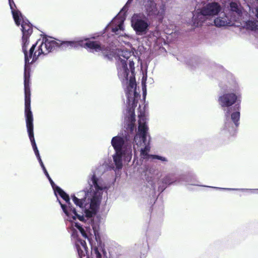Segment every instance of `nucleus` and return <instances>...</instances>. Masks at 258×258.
<instances>
[{
	"instance_id": "f257e3e1",
	"label": "nucleus",
	"mask_w": 258,
	"mask_h": 258,
	"mask_svg": "<svg viewBox=\"0 0 258 258\" xmlns=\"http://www.w3.org/2000/svg\"><path fill=\"white\" fill-rule=\"evenodd\" d=\"M40 40L33 44L27 51V46L29 44V37H22V48L25 57L24 71V92H25V83L28 84L30 92V74L29 70H27V66L36 61L41 54L46 55L57 48H59V42L52 40V38L44 36L39 44Z\"/></svg>"
},
{
	"instance_id": "f03ea898",
	"label": "nucleus",
	"mask_w": 258,
	"mask_h": 258,
	"mask_svg": "<svg viewBox=\"0 0 258 258\" xmlns=\"http://www.w3.org/2000/svg\"><path fill=\"white\" fill-rule=\"evenodd\" d=\"M240 95L234 93H225L218 98V102L222 107H227L225 112V121L223 130L234 136L239 125L240 117Z\"/></svg>"
},
{
	"instance_id": "7ed1b4c3",
	"label": "nucleus",
	"mask_w": 258,
	"mask_h": 258,
	"mask_svg": "<svg viewBox=\"0 0 258 258\" xmlns=\"http://www.w3.org/2000/svg\"><path fill=\"white\" fill-rule=\"evenodd\" d=\"M79 46L88 48L92 52L101 51L104 58L109 60H111L113 56V52L111 48L109 46L101 45L100 42L98 41H92L89 38H86L85 41L83 40L59 41V48L62 49L67 48L70 49Z\"/></svg>"
},
{
	"instance_id": "20e7f679",
	"label": "nucleus",
	"mask_w": 258,
	"mask_h": 258,
	"mask_svg": "<svg viewBox=\"0 0 258 258\" xmlns=\"http://www.w3.org/2000/svg\"><path fill=\"white\" fill-rule=\"evenodd\" d=\"M25 116L27 132L32 148L36 156H38L39 153L35 143L33 132V117L31 110V92L29 91L28 85L26 83H25Z\"/></svg>"
},
{
	"instance_id": "39448f33",
	"label": "nucleus",
	"mask_w": 258,
	"mask_h": 258,
	"mask_svg": "<svg viewBox=\"0 0 258 258\" xmlns=\"http://www.w3.org/2000/svg\"><path fill=\"white\" fill-rule=\"evenodd\" d=\"M89 188L84 190L86 196H91L90 206L92 209H96L99 206L102 198V191L104 189L100 184L99 179L94 173L88 181Z\"/></svg>"
},
{
	"instance_id": "423d86ee",
	"label": "nucleus",
	"mask_w": 258,
	"mask_h": 258,
	"mask_svg": "<svg viewBox=\"0 0 258 258\" xmlns=\"http://www.w3.org/2000/svg\"><path fill=\"white\" fill-rule=\"evenodd\" d=\"M221 10V6L218 3H208L200 9L199 12L193 14V21L197 25H201L205 21L204 17L217 15Z\"/></svg>"
},
{
	"instance_id": "0eeeda50",
	"label": "nucleus",
	"mask_w": 258,
	"mask_h": 258,
	"mask_svg": "<svg viewBox=\"0 0 258 258\" xmlns=\"http://www.w3.org/2000/svg\"><path fill=\"white\" fill-rule=\"evenodd\" d=\"M144 6L145 12L149 17H152L162 22L165 14L166 7L165 5L157 7L154 0H144Z\"/></svg>"
},
{
	"instance_id": "6e6552de",
	"label": "nucleus",
	"mask_w": 258,
	"mask_h": 258,
	"mask_svg": "<svg viewBox=\"0 0 258 258\" xmlns=\"http://www.w3.org/2000/svg\"><path fill=\"white\" fill-rule=\"evenodd\" d=\"M132 25L136 33L139 35L146 33L149 27V24L146 21L136 17H133Z\"/></svg>"
},
{
	"instance_id": "1a4fd4ad",
	"label": "nucleus",
	"mask_w": 258,
	"mask_h": 258,
	"mask_svg": "<svg viewBox=\"0 0 258 258\" xmlns=\"http://www.w3.org/2000/svg\"><path fill=\"white\" fill-rule=\"evenodd\" d=\"M116 66L118 77L127 80L129 70L127 67L126 61L119 57L117 62Z\"/></svg>"
},
{
	"instance_id": "9d476101",
	"label": "nucleus",
	"mask_w": 258,
	"mask_h": 258,
	"mask_svg": "<svg viewBox=\"0 0 258 258\" xmlns=\"http://www.w3.org/2000/svg\"><path fill=\"white\" fill-rule=\"evenodd\" d=\"M76 248L80 258H87L88 247L85 240L78 239L76 243Z\"/></svg>"
},
{
	"instance_id": "9b49d317",
	"label": "nucleus",
	"mask_w": 258,
	"mask_h": 258,
	"mask_svg": "<svg viewBox=\"0 0 258 258\" xmlns=\"http://www.w3.org/2000/svg\"><path fill=\"white\" fill-rule=\"evenodd\" d=\"M111 145L115 152H123L122 148L125 143L124 139L120 136H117L112 138L111 142Z\"/></svg>"
},
{
	"instance_id": "f8f14e48",
	"label": "nucleus",
	"mask_w": 258,
	"mask_h": 258,
	"mask_svg": "<svg viewBox=\"0 0 258 258\" xmlns=\"http://www.w3.org/2000/svg\"><path fill=\"white\" fill-rule=\"evenodd\" d=\"M22 37H29L33 33L32 25L28 21L23 20L21 24Z\"/></svg>"
},
{
	"instance_id": "ddd939ff",
	"label": "nucleus",
	"mask_w": 258,
	"mask_h": 258,
	"mask_svg": "<svg viewBox=\"0 0 258 258\" xmlns=\"http://www.w3.org/2000/svg\"><path fill=\"white\" fill-rule=\"evenodd\" d=\"M58 201L63 212L65 213L67 216L71 217V216L73 213H76V210L71 203L70 200H69V203H67V205L62 204L59 200Z\"/></svg>"
},
{
	"instance_id": "4468645a",
	"label": "nucleus",
	"mask_w": 258,
	"mask_h": 258,
	"mask_svg": "<svg viewBox=\"0 0 258 258\" xmlns=\"http://www.w3.org/2000/svg\"><path fill=\"white\" fill-rule=\"evenodd\" d=\"M139 134L138 135L143 134V136H145V134H147L148 131V127L146 124L145 117L144 116H142V115H141L139 116Z\"/></svg>"
},
{
	"instance_id": "2eb2a0df",
	"label": "nucleus",
	"mask_w": 258,
	"mask_h": 258,
	"mask_svg": "<svg viewBox=\"0 0 258 258\" xmlns=\"http://www.w3.org/2000/svg\"><path fill=\"white\" fill-rule=\"evenodd\" d=\"M124 154L123 152H115V154L113 156V161L116 168L118 169L122 167V157Z\"/></svg>"
},
{
	"instance_id": "dca6fc26",
	"label": "nucleus",
	"mask_w": 258,
	"mask_h": 258,
	"mask_svg": "<svg viewBox=\"0 0 258 258\" xmlns=\"http://www.w3.org/2000/svg\"><path fill=\"white\" fill-rule=\"evenodd\" d=\"M12 14L16 24L18 26H20L23 18L22 13L17 9L12 11Z\"/></svg>"
},
{
	"instance_id": "f3484780",
	"label": "nucleus",
	"mask_w": 258,
	"mask_h": 258,
	"mask_svg": "<svg viewBox=\"0 0 258 258\" xmlns=\"http://www.w3.org/2000/svg\"><path fill=\"white\" fill-rule=\"evenodd\" d=\"M214 23L217 27L228 26L230 22H228L227 17H218L214 20Z\"/></svg>"
},
{
	"instance_id": "a211bd4d",
	"label": "nucleus",
	"mask_w": 258,
	"mask_h": 258,
	"mask_svg": "<svg viewBox=\"0 0 258 258\" xmlns=\"http://www.w3.org/2000/svg\"><path fill=\"white\" fill-rule=\"evenodd\" d=\"M53 189L54 190L55 192H57V194L63 200L66 201V203H69V200H70V199L69 195L66 193L60 187L56 186Z\"/></svg>"
},
{
	"instance_id": "6ab92c4d",
	"label": "nucleus",
	"mask_w": 258,
	"mask_h": 258,
	"mask_svg": "<svg viewBox=\"0 0 258 258\" xmlns=\"http://www.w3.org/2000/svg\"><path fill=\"white\" fill-rule=\"evenodd\" d=\"M244 27L247 30H256L257 29L258 22L256 21L249 20L245 23Z\"/></svg>"
},
{
	"instance_id": "aec40b11",
	"label": "nucleus",
	"mask_w": 258,
	"mask_h": 258,
	"mask_svg": "<svg viewBox=\"0 0 258 258\" xmlns=\"http://www.w3.org/2000/svg\"><path fill=\"white\" fill-rule=\"evenodd\" d=\"M87 196L84 197V199H80L77 198L75 195H72L71 198L74 202V203L77 206L80 208H82L83 207V204L85 202V199Z\"/></svg>"
},
{
	"instance_id": "412c9836",
	"label": "nucleus",
	"mask_w": 258,
	"mask_h": 258,
	"mask_svg": "<svg viewBox=\"0 0 258 258\" xmlns=\"http://www.w3.org/2000/svg\"><path fill=\"white\" fill-rule=\"evenodd\" d=\"M92 255L93 257L95 258H102V255L100 252L98 247L97 246L94 247V248H92Z\"/></svg>"
},
{
	"instance_id": "4be33fe9",
	"label": "nucleus",
	"mask_w": 258,
	"mask_h": 258,
	"mask_svg": "<svg viewBox=\"0 0 258 258\" xmlns=\"http://www.w3.org/2000/svg\"><path fill=\"white\" fill-rule=\"evenodd\" d=\"M150 150V147L149 145V142H148V144H146L144 148L141 150V155L144 156H147L148 155V152Z\"/></svg>"
},
{
	"instance_id": "5701e85b",
	"label": "nucleus",
	"mask_w": 258,
	"mask_h": 258,
	"mask_svg": "<svg viewBox=\"0 0 258 258\" xmlns=\"http://www.w3.org/2000/svg\"><path fill=\"white\" fill-rule=\"evenodd\" d=\"M95 240L97 242L98 247H102V241L99 233L95 230H94Z\"/></svg>"
},
{
	"instance_id": "b1692460",
	"label": "nucleus",
	"mask_w": 258,
	"mask_h": 258,
	"mask_svg": "<svg viewBox=\"0 0 258 258\" xmlns=\"http://www.w3.org/2000/svg\"><path fill=\"white\" fill-rule=\"evenodd\" d=\"M230 7L231 10L233 12H235L237 14H239L241 12L240 10L238 8L237 4L235 2H231L230 4Z\"/></svg>"
},
{
	"instance_id": "393cba45",
	"label": "nucleus",
	"mask_w": 258,
	"mask_h": 258,
	"mask_svg": "<svg viewBox=\"0 0 258 258\" xmlns=\"http://www.w3.org/2000/svg\"><path fill=\"white\" fill-rule=\"evenodd\" d=\"M70 218H72L73 220H76L77 218L80 221H84L85 220L84 217L83 215H80L76 212V213H73Z\"/></svg>"
},
{
	"instance_id": "a878e982",
	"label": "nucleus",
	"mask_w": 258,
	"mask_h": 258,
	"mask_svg": "<svg viewBox=\"0 0 258 258\" xmlns=\"http://www.w3.org/2000/svg\"><path fill=\"white\" fill-rule=\"evenodd\" d=\"M119 30H123V21H120L117 26L112 27L111 29L112 32L116 33Z\"/></svg>"
},
{
	"instance_id": "bb28decb",
	"label": "nucleus",
	"mask_w": 258,
	"mask_h": 258,
	"mask_svg": "<svg viewBox=\"0 0 258 258\" xmlns=\"http://www.w3.org/2000/svg\"><path fill=\"white\" fill-rule=\"evenodd\" d=\"M99 206L95 209H92L91 207V209L92 210V211H90L89 210H87L86 212V217H88V218H91L92 217L93 215H95L96 214V211L97 210V209L98 208Z\"/></svg>"
},
{
	"instance_id": "cd10ccee",
	"label": "nucleus",
	"mask_w": 258,
	"mask_h": 258,
	"mask_svg": "<svg viewBox=\"0 0 258 258\" xmlns=\"http://www.w3.org/2000/svg\"><path fill=\"white\" fill-rule=\"evenodd\" d=\"M44 174H45V175L46 176V177H47V178L48 179L52 187H53V189H54L55 188V183L54 182H53V181L52 180V179L51 178V177H50L48 172L47 171V170L46 169H45L44 171Z\"/></svg>"
},
{
	"instance_id": "c85d7f7f",
	"label": "nucleus",
	"mask_w": 258,
	"mask_h": 258,
	"mask_svg": "<svg viewBox=\"0 0 258 258\" xmlns=\"http://www.w3.org/2000/svg\"><path fill=\"white\" fill-rule=\"evenodd\" d=\"M121 55L127 60L130 58L132 54L130 51H122Z\"/></svg>"
},
{
	"instance_id": "c756f323",
	"label": "nucleus",
	"mask_w": 258,
	"mask_h": 258,
	"mask_svg": "<svg viewBox=\"0 0 258 258\" xmlns=\"http://www.w3.org/2000/svg\"><path fill=\"white\" fill-rule=\"evenodd\" d=\"M163 183L166 184L170 185L171 184L172 182L171 181L170 177L168 176H166L163 179Z\"/></svg>"
},
{
	"instance_id": "7c9ffc66",
	"label": "nucleus",
	"mask_w": 258,
	"mask_h": 258,
	"mask_svg": "<svg viewBox=\"0 0 258 258\" xmlns=\"http://www.w3.org/2000/svg\"><path fill=\"white\" fill-rule=\"evenodd\" d=\"M136 85L135 78H131L130 80L129 86L131 88H134Z\"/></svg>"
},
{
	"instance_id": "2f4dec72",
	"label": "nucleus",
	"mask_w": 258,
	"mask_h": 258,
	"mask_svg": "<svg viewBox=\"0 0 258 258\" xmlns=\"http://www.w3.org/2000/svg\"><path fill=\"white\" fill-rule=\"evenodd\" d=\"M140 137V138L143 141V143L145 145L146 144H148V143L147 142V134H145V136H143V134L138 135Z\"/></svg>"
},
{
	"instance_id": "473e14b6",
	"label": "nucleus",
	"mask_w": 258,
	"mask_h": 258,
	"mask_svg": "<svg viewBox=\"0 0 258 258\" xmlns=\"http://www.w3.org/2000/svg\"><path fill=\"white\" fill-rule=\"evenodd\" d=\"M9 5H10V8L11 9V11L13 10H17V9H16L17 7H16V4H15L13 0H12V1H9Z\"/></svg>"
},
{
	"instance_id": "72a5a7b5",
	"label": "nucleus",
	"mask_w": 258,
	"mask_h": 258,
	"mask_svg": "<svg viewBox=\"0 0 258 258\" xmlns=\"http://www.w3.org/2000/svg\"><path fill=\"white\" fill-rule=\"evenodd\" d=\"M152 158H153V159H157L161 160L162 161H167L165 157L160 156L158 155H152Z\"/></svg>"
},
{
	"instance_id": "f704fd0d",
	"label": "nucleus",
	"mask_w": 258,
	"mask_h": 258,
	"mask_svg": "<svg viewBox=\"0 0 258 258\" xmlns=\"http://www.w3.org/2000/svg\"><path fill=\"white\" fill-rule=\"evenodd\" d=\"M129 66L132 71L135 69L134 67V62L133 60H129Z\"/></svg>"
},
{
	"instance_id": "c9c22d12",
	"label": "nucleus",
	"mask_w": 258,
	"mask_h": 258,
	"mask_svg": "<svg viewBox=\"0 0 258 258\" xmlns=\"http://www.w3.org/2000/svg\"><path fill=\"white\" fill-rule=\"evenodd\" d=\"M80 232H81L82 235L85 238H88L87 234L85 231V230L83 229V228L81 229H80Z\"/></svg>"
},
{
	"instance_id": "e433bc0d",
	"label": "nucleus",
	"mask_w": 258,
	"mask_h": 258,
	"mask_svg": "<svg viewBox=\"0 0 258 258\" xmlns=\"http://www.w3.org/2000/svg\"><path fill=\"white\" fill-rule=\"evenodd\" d=\"M75 226L79 230L83 228L81 224L79 223H75Z\"/></svg>"
},
{
	"instance_id": "4c0bfd02",
	"label": "nucleus",
	"mask_w": 258,
	"mask_h": 258,
	"mask_svg": "<svg viewBox=\"0 0 258 258\" xmlns=\"http://www.w3.org/2000/svg\"><path fill=\"white\" fill-rule=\"evenodd\" d=\"M39 163H40V165H41V166L42 168L43 169V171H44V170H45V169H46L45 168V166H44V165L42 161H40V162H39Z\"/></svg>"
},
{
	"instance_id": "58836bf2",
	"label": "nucleus",
	"mask_w": 258,
	"mask_h": 258,
	"mask_svg": "<svg viewBox=\"0 0 258 258\" xmlns=\"http://www.w3.org/2000/svg\"><path fill=\"white\" fill-rule=\"evenodd\" d=\"M72 236H75V235H77V231L75 229H73V232H72Z\"/></svg>"
},
{
	"instance_id": "ea45409f",
	"label": "nucleus",
	"mask_w": 258,
	"mask_h": 258,
	"mask_svg": "<svg viewBox=\"0 0 258 258\" xmlns=\"http://www.w3.org/2000/svg\"><path fill=\"white\" fill-rule=\"evenodd\" d=\"M36 157H37V159H38V161H39V162L40 161H42V160H41V157H40V155H39V156H36Z\"/></svg>"
},
{
	"instance_id": "a19ab883",
	"label": "nucleus",
	"mask_w": 258,
	"mask_h": 258,
	"mask_svg": "<svg viewBox=\"0 0 258 258\" xmlns=\"http://www.w3.org/2000/svg\"><path fill=\"white\" fill-rule=\"evenodd\" d=\"M256 16L258 18V8L256 9Z\"/></svg>"
},
{
	"instance_id": "79ce46f5",
	"label": "nucleus",
	"mask_w": 258,
	"mask_h": 258,
	"mask_svg": "<svg viewBox=\"0 0 258 258\" xmlns=\"http://www.w3.org/2000/svg\"><path fill=\"white\" fill-rule=\"evenodd\" d=\"M130 2H131V0H128L127 3H130Z\"/></svg>"
},
{
	"instance_id": "37998d69",
	"label": "nucleus",
	"mask_w": 258,
	"mask_h": 258,
	"mask_svg": "<svg viewBox=\"0 0 258 258\" xmlns=\"http://www.w3.org/2000/svg\"><path fill=\"white\" fill-rule=\"evenodd\" d=\"M136 138H137V139L138 138V135H136V136L135 139H136Z\"/></svg>"
},
{
	"instance_id": "c03bdc74",
	"label": "nucleus",
	"mask_w": 258,
	"mask_h": 258,
	"mask_svg": "<svg viewBox=\"0 0 258 258\" xmlns=\"http://www.w3.org/2000/svg\"><path fill=\"white\" fill-rule=\"evenodd\" d=\"M133 102H134V103L135 102V99H134Z\"/></svg>"
}]
</instances>
